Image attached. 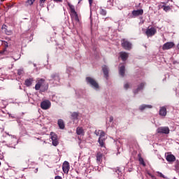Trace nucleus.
Listing matches in <instances>:
<instances>
[{"instance_id":"1","label":"nucleus","mask_w":179,"mask_h":179,"mask_svg":"<svg viewBox=\"0 0 179 179\" xmlns=\"http://www.w3.org/2000/svg\"><path fill=\"white\" fill-rule=\"evenodd\" d=\"M61 78L59 77V73H53L50 76V78L49 79L50 83L54 85V86H59L60 83Z\"/></svg>"},{"instance_id":"2","label":"nucleus","mask_w":179,"mask_h":179,"mask_svg":"<svg viewBox=\"0 0 179 179\" xmlns=\"http://www.w3.org/2000/svg\"><path fill=\"white\" fill-rule=\"evenodd\" d=\"M95 135H96V136H99V143L100 145V146L101 148H103L104 146V141H106V133H104V131H103V130H96L94 131Z\"/></svg>"},{"instance_id":"3","label":"nucleus","mask_w":179,"mask_h":179,"mask_svg":"<svg viewBox=\"0 0 179 179\" xmlns=\"http://www.w3.org/2000/svg\"><path fill=\"white\" fill-rule=\"evenodd\" d=\"M86 82L87 85H90V86H91L92 89H94V90H99L100 89V86H99V83H97V81H96L94 78L92 77H87Z\"/></svg>"},{"instance_id":"4","label":"nucleus","mask_w":179,"mask_h":179,"mask_svg":"<svg viewBox=\"0 0 179 179\" xmlns=\"http://www.w3.org/2000/svg\"><path fill=\"white\" fill-rule=\"evenodd\" d=\"M122 47H123L124 50H127L128 51H129V50L132 49V43H131L129 41H128L126 39H122Z\"/></svg>"},{"instance_id":"5","label":"nucleus","mask_w":179,"mask_h":179,"mask_svg":"<svg viewBox=\"0 0 179 179\" xmlns=\"http://www.w3.org/2000/svg\"><path fill=\"white\" fill-rule=\"evenodd\" d=\"M157 134H164L165 135H169L170 134V129L169 127H161L157 129Z\"/></svg>"},{"instance_id":"6","label":"nucleus","mask_w":179,"mask_h":179,"mask_svg":"<svg viewBox=\"0 0 179 179\" xmlns=\"http://www.w3.org/2000/svg\"><path fill=\"white\" fill-rule=\"evenodd\" d=\"M51 107V102L48 100L43 101L41 103L42 110H48Z\"/></svg>"},{"instance_id":"7","label":"nucleus","mask_w":179,"mask_h":179,"mask_svg":"<svg viewBox=\"0 0 179 179\" xmlns=\"http://www.w3.org/2000/svg\"><path fill=\"white\" fill-rule=\"evenodd\" d=\"M50 138L52 141L53 146H58V144L59 143L58 142V136L55 133L51 132L50 133Z\"/></svg>"},{"instance_id":"8","label":"nucleus","mask_w":179,"mask_h":179,"mask_svg":"<svg viewBox=\"0 0 179 179\" xmlns=\"http://www.w3.org/2000/svg\"><path fill=\"white\" fill-rule=\"evenodd\" d=\"M68 6L69 7V10L71 12V18H73L74 17L78 15V13H76V10H75V6L70 3H68Z\"/></svg>"},{"instance_id":"9","label":"nucleus","mask_w":179,"mask_h":179,"mask_svg":"<svg viewBox=\"0 0 179 179\" xmlns=\"http://www.w3.org/2000/svg\"><path fill=\"white\" fill-rule=\"evenodd\" d=\"M145 34L148 36V37H152V36H155V34H156V28H148L145 31Z\"/></svg>"},{"instance_id":"10","label":"nucleus","mask_w":179,"mask_h":179,"mask_svg":"<svg viewBox=\"0 0 179 179\" xmlns=\"http://www.w3.org/2000/svg\"><path fill=\"white\" fill-rule=\"evenodd\" d=\"M174 47V43L173 42H167L164 44L162 46V50L165 51L166 50H170Z\"/></svg>"},{"instance_id":"11","label":"nucleus","mask_w":179,"mask_h":179,"mask_svg":"<svg viewBox=\"0 0 179 179\" xmlns=\"http://www.w3.org/2000/svg\"><path fill=\"white\" fill-rule=\"evenodd\" d=\"M45 83V80H44V79L41 78L40 79L38 83L36 84L35 85V89L36 90H40L41 87H43V86H44Z\"/></svg>"},{"instance_id":"12","label":"nucleus","mask_w":179,"mask_h":179,"mask_svg":"<svg viewBox=\"0 0 179 179\" xmlns=\"http://www.w3.org/2000/svg\"><path fill=\"white\" fill-rule=\"evenodd\" d=\"M62 169H63L64 173H65V174H68V173H69V169H70L69 162H68L67 161H65L63 163Z\"/></svg>"},{"instance_id":"13","label":"nucleus","mask_w":179,"mask_h":179,"mask_svg":"<svg viewBox=\"0 0 179 179\" xmlns=\"http://www.w3.org/2000/svg\"><path fill=\"white\" fill-rule=\"evenodd\" d=\"M159 114L162 117H166V115H167V108L166 106L160 107Z\"/></svg>"},{"instance_id":"14","label":"nucleus","mask_w":179,"mask_h":179,"mask_svg":"<svg viewBox=\"0 0 179 179\" xmlns=\"http://www.w3.org/2000/svg\"><path fill=\"white\" fill-rule=\"evenodd\" d=\"M131 15H133L134 17H136V16H141L143 15V9L134 10L132 11Z\"/></svg>"},{"instance_id":"15","label":"nucleus","mask_w":179,"mask_h":179,"mask_svg":"<svg viewBox=\"0 0 179 179\" xmlns=\"http://www.w3.org/2000/svg\"><path fill=\"white\" fill-rule=\"evenodd\" d=\"M76 134L79 136H85V129L82 127H78L76 128Z\"/></svg>"},{"instance_id":"16","label":"nucleus","mask_w":179,"mask_h":179,"mask_svg":"<svg viewBox=\"0 0 179 179\" xmlns=\"http://www.w3.org/2000/svg\"><path fill=\"white\" fill-rule=\"evenodd\" d=\"M104 155H103V153L99 152L96 154V162L97 163H101L103 162V157Z\"/></svg>"},{"instance_id":"17","label":"nucleus","mask_w":179,"mask_h":179,"mask_svg":"<svg viewBox=\"0 0 179 179\" xmlns=\"http://www.w3.org/2000/svg\"><path fill=\"white\" fill-rule=\"evenodd\" d=\"M120 58L122 59V61H127L128 59L129 55L127 52H121L120 53Z\"/></svg>"},{"instance_id":"18","label":"nucleus","mask_w":179,"mask_h":179,"mask_svg":"<svg viewBox=\"0 0 179 179\" xmlns=\"http://www.w3.org/2000/svg\"><path fill=\"white\" fill-rule=\"evenodd\" d=\"M33 82H34V80L33 78H28L25 80L24 85L27 87H29V86H31V85H33Z\"/></svg>"},{"instance_id":"19","label":"nucleus","mask_w":179,"mask_h":179,"mask_svg":"<svg viewBox=\"0 0 179 179\" xmlns=\"http://www.w3.org/2000/svg\"><path fill=\"white\" fill-rule=\"evenodd\" d=\"M166 160L167 162H176V156L170 154L166 156Z\"/></svg>"},{"instance_id":"20","label":"nucleus","mask_w":179,"mask_h":179,"mask_svg":"<svg viewBox=\"0 0 179 179\" xmlns=\"http://www.w3.org/2000/svg\"><path fill=\"white\" fill-rule=\"evenodd\" d=\"M57 124L60 129H64L65 128V123L62 119H59Z\"/></svg>"},{"instance_id":"21","label":"nucleus","mask_w":179,"mask_h":179,"mask_svg":"<svg viewBox=\"0 0 179 179\" xmlns=\"http://www.w3.org/2000/svg\"><path fill=\"white\" fill-rule=\"evenodd\" d=\"M102 71L103 72L104 76L105 78H108V67H107V66H103L102 67Z\"/></svg>"},{"instance_id":"22","label":"nucleus","mask_w":179,"mask_h":179,"mask_svg":"<svg viewBox=\"0 0 179 179\" xmlns=\"http://www.w3.org/2000/svg\"><path fill=\"white\" fill-rule=\"evenodd\" d=\"M145 87V83H141L138 88L134 91V94H136L138 92H141Z\"/></svg>"},{"instance_id":"23","label":"nucleus","mask_w":179,"mask_h":179,"mask_svg":"<svg viewBox=\"0 0 179 179\" xmlns=\"http://www.w3.org/2000/svg\"><path fill=\"white\" fill-rule=\"evenodd\" d=\"M119 73L121 76H124L125 75V66L122 65L119 69Z\"/></svg>"},{"instance_id":"24","label":"nucleus","mask_w":179,"mask_h":179,"mask_svg":"<svg viewBox=\"0 0 179 179\" xmlns=\"http://www.w3.org/2000/svg\"><path fill=\"white\" fill-rule=\"evenodd\" d=\"M152 105L143 104L140 106L139 110H141V111H143V110H146V108H152Z\"/></svg>"},{"instance_id":"25","label":"nucleus","mask_w":179,"mask_h":179,"mask_svg":"<svg viewBox=\"0 0 179 179\" xmlns=\"http://www.w3.org/2000/svg\"><path fill=\"white\" fill-rule=\"evenodd\" d=\"M78 117H79V113H76V112H73V113H71V118L72 120H77Z\"/></svg>"},{"instance_id":"26","label":"nucleus","mask_w":179,"mask_h":179,"mask_svg":"<svg viewBox=\"0 0 179 179\" xmlns=\"http://www.w3.org/2000/svg\"><path fill=\"white\" fill-rule=\"evenodd\" d=\"M99 13H100V15H101L102 16H106L107 15V11L102 8H100Z\"/></svg>"},{"instance_id":"27","label":"nucleus","mask_w":179,"mask_h":179,"mask_svg":"<svg viewBox=\"0 0 179 179\" xmlns=\"http://www.w3.org/2000/svg\"><path fill=\"white\" fill-rule=\"evenodd\" d=\"M36 0H27V1H26V6H31V5H33V3H34V1H35Z\"/></svg>"},{"instance_id":"28","label":"nucleus","mask_w":179,"mask_h":179,"mask_svg":"<svg viewBox=\"0 0 179 179\" xmlns=\"http://www.w3.org/2000/svg\"><path fill=\"white\" fill-rule=\"evenodd\" d=\"M162 8L165 11V12H169V10H170L171 9V8H170V6H162Z\"/></svg>"},{"instance_id":"29","label":"nucleus","mask_w":179,"mask_h":179,"mask_svg":"<svg viewBox=\"0 0 179 179\" xmlns=\"http://www.w3.org/2000/svg\"><path fill=\"white\" fill-rule=\"evenodd\" d=\"M47 0H40L39 1V6H41V8H44V3H45V1Z\"/></svg>"},{"instance_id":"30","label":"nucleus","mask_w":179,"mask_h":179,"mask_svg":"<svg viewBox=\"0 0 179 179\" xmlns=\"http://www.w3.org/2000/svg\"><path fill=\"white\" fill-rule=\"evenodd\" d=\"M23 73H24L23 69H18L17 75H19V76L23 75Z\"/></svg>"},{"instance_id":"31","label":"nucleus","mask_w":179,"mask_h":179,"mask_svg":"<svg viewBox=\"0 0 179 179\" xmlns=\"http://www.w3.org/2000/svg\"><path fill=\"white\" fill-rule=\"evenodd\" d=\"M73 71V68L72 67H67L66 69L67 73H71V72H72Z\"/></svg>"},{"instance_id":"32","label":"nucleus","mask_w":179,"mask_h":179,"mask_svg":"<svg viewBox=\"0 0 179 179\" xmlns=\"http://www.w3.org/2000/svg\"><path fill=\"white\" fill-rule=\"evenodd\" d=\"M139 162H140V164H142L143 166H145V162L143 161V158L140 157L138 159Z\"/></svg>"},{"instance_id":"33","label":"nucleus","mask_w":179,"mask_h":179,"mask_svg":"<svg viewBox=\"0 0 179 179\" xmlns=\"http://www.w3.org/2000/svg\"><path fill=\"white\" fill-rule=\"evenodd\" d=\"M72 19L73 20H75L76 22H79V16H78V15H76L75 17H73Z\"/></svg>"},{"instance_id":"34","label":"nucleus","mask_w":179,"mask_h":179,"mask_svg":"<svg viewBox=\"0 0 179 179\" xmlns=\"http://www.w3.org/2000/svg\"><path fill=\"white\" fill-rule=\"evenodd\" d=\"M124 87L126 90H128V89H129V83H126L124 85Z\"/></svg>"},{"instance_id":"35","label":"nucleus","mask_w":179,"mask_h":179,"mask_svg":"<svg viewBox=\"0 0 179 179\" xmlns=\"http://www.w3.org/2000/svg\"><path fill=\"white\" fill-rule=\"evenodd\" d=\"M157 174H159V177H161L162 178H166V177H165V176L164 175H163V173H162L161 172H157Z\"/></svg>"},{"instance_id":"36","label":"nucleus","mask_w":179,"mask_h":179,"mask_svg":"<svg viewBox=\"0 0 179 179\" xmlns=\"http://www.w3.org/2000/svg\"><path fill=\"white\" fill-rule=\"evenodd\" d=\"M5 31H6V34H7L8 36H10V34H12V31H6V29Z\"/></svg>"},{"instance_id":"37","label":"nucleus","mask_w":179,"mask_h":179,"mask_svg":"<svg viewBox=\"0 0 179 179\" xmlns=\"http://www.w3.org/2000/svg\"><path fill=\"white\" fill-rule=\"evenodd\" d=\"M113 120H114V117H113V116L110 117L109 118L110 122H113Z\"/></svg>"},{"instance_id":"38","label":"nucleus","mask_w":179,"mask_h":179,"mask_svg":"<svg viewBox=\"0 0 179 179\" xmlns=\"http://www.w3.org/2000/svg\"><path fill=\"white\" fill-rule=\"evenodd\" d=\"M6 135H8V136H11V138H15V136H12V135H10V134H9V133H8V132H6Z\"/></svg>"},{"instance_id":"39","label":"nucleus","mask_w":179,"mask_h":179,"mask_svg":"<svg viewBox=\"0 0 179 179\" xmlns=\"http://www.w3.org/2000/svg\"><path fill=\"white\" fill-rule=\"evenodd\" d=\"M88 2L90 3V6H92V3H93V0H88Z\"/></svg>"},{"instance_id":"40","label":"nucleus","mask_w":179,"mask_h":179,"mask_svg":"<svg viewBox=\"0 0 179 179\" xmlns=\"http://www.w3.org/2000/svg\"><path fill=\"white\" fill-rule=\"evenodd\" d=\"M149 176L152 178V179H156V178L155 177V176L150 174V173H148Z\"/></svg>"},{"instance_id":"41","label":"nucleus","mask_w":179,"mask_h":179,"mask_svg":"<svg viewBox=\"0 0 179 179\" xmlns=\"http://www.w3.org/2000/svg\"><path fill=\"white\" fill-rule=\"evenodd\" d=\"M54 2H57V3L59 2H62V0H53Z\"/></svg>"},{"instance_id":"42","label":"nucleus","mask_w":179,"mask_h":179,"mask_svg":"<svg viewBox=\"0 0 179 179\" xmlns=\"http://www.w3.org/2000/svg\"><path fill=\"white\" fill-rule=\"evenodd\" d=\"M55 179H62V178L61 176H56Z\"/></svg>"},{"instance_id":"43","label":"nucleus","mask_w":179,"mask_h":179,"mask_svg":"<svg viewBox=\"0 0 179 179\" xmlns=\"http://www.w3.org/2000/svg\"><path fill=\"white\" fill-rule=\"evenodd\" d=\"M19 58H20V55H18V58L17 59H15V61H17V59H19Z\"/></svg>"},{"instance_id":"44","label":"nucleus","mask_w":179,"mask_h":179,"mask_svg":"<svg viewBox=\"0 0 179 179\" xmlns=\"http://www.w3.org/2000/svg\"><path fill=\"white\" fill-rule=\"evenodd\" d=\"M117 174H120V171H117Z\"/></svg>"},{"instance_id":"45","label":"nucleus","mask_w":179,"mask_h":179,"mask_svg":"<svg viewBox=\"0 0 179 179\" xmlns=\"http://www.w3.org/2000/svg\"><path fill=\"white\" fill-rule=\"evenodd\" d=\"M79 1L78 2H81V1H83V0H78Z\"/></svg>"},{"instance_id":"46","label":"nucleus","mask_w":179,"mask_h":179,"mask_svg":"<svg viewBox=\"0 0 179 179\" xmlns=\"http://www.w3.org/2000/svg\"><path fill=\"white\" fill-rule=\"evenodd\" d=\"M2 29H5V27L3 26V27H2Z\"/></svg>"},{"instance_id":"47","label":"nucleus","mask_w":179,"mask_h":179,"mask_svg":"<svg viewBox=\"0 0 179 179\" xmlns=\"http://www.w3.org/2000/svg\"><path fill=\"white\" fill-rule=\"evenodd\" d=\"M48 89V87H46L45 90Z\"/></svg>"},{"instance_id":"48","label":"nucleus","mask_w":179,"mask_h":179,"mask_svg":"<svg viewBox=\"0 0 179 179\" xmlns=\"http://www.w3.org/2000/svg\"><path fill=\"white\" fill-rule=\"evenodd\" d=\"M9 117H12V115H9Z\"/></svg>"},{"instance_id":"49","label":"nucleus","mask_w":179,"mask_h":179,"mask_svg":"<svg viewBox=\"0 0 179 179\" xmlns=\"http://www.w3.org/2000/svg\"><path fill=\"white\" fill-rule=\"evenodd\" d=\"M0 166H1V162H0Z\"/></svg>"}]
</instances>
